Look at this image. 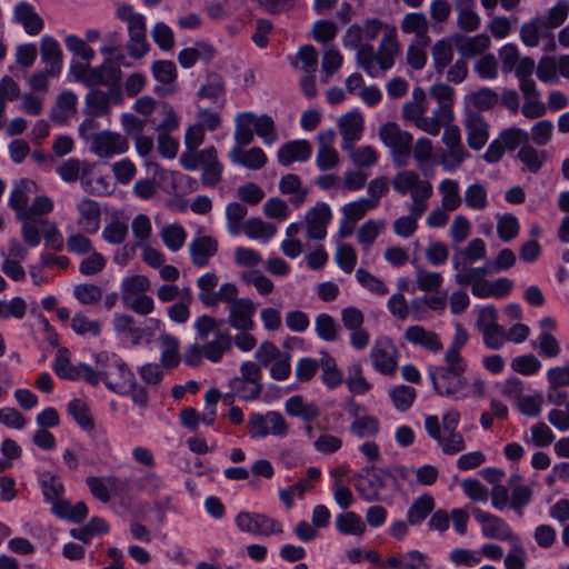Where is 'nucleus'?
Segmentation results:
<instances>
[{
    "mask_svg": "<svg viewBox=\"0 0 569 569\" xmlns=\"http://www.w3.org/2000/svg\"><path fill=\"white\" fill-rule=\"evenodd\" d=\"M73 332L84 337H97L101 332V322L98 319H89L84 313L73 315Z\"/></svg>",
    "mask_w": 569,
    "mask_h": 569,
    "instance_id": "nucleus-56",
    "label": "nucleus"
},
{
    "mask_svg": "<svg viewBox=\"0 0 569 569\" xmlns=\"http://www.w3.org/2000/svg\"><path fill=\"white\" fill-rule=\"evenodd\" d=\"M312 147L308 140L297 139L283 143L277 152L278 162L289 167L293 162H305L310 159Z\"/></svg>",
    "mask_w": 569,
    "mask_h": 569,
    "instance_id": "nucleus-18",
    "label": "nucleus"
},
{
    "mask_svg": "<svg viewBox=\"0 0 569 569\" xmlns=\"http://www.w3.org/2000/svg\"><path fill=\"white\" fill-rule=\"evenodd\" d=\"M217 252L218 241L210 236L196 237L189 243L191 261L198 268L207 267Z\"/></svg>",
    "mask_w": 569,
    "mask_h": 569,
    "instance_id": "nucleus-19",
    "label": "nucleus"
},
{
    "mask_svg": "<svg viewBox=\"0 0 569 569\" xmlns=\"http://www.w3.org/2000/svg\"><path fill=\"white\" fill-rule=\"evenodd\" d=\"M41 60L46 63L51 76L60 72L62 66V52L59 42L50 36H44L40 42Z\"/></svg>",
    "mask_w": 569,
    "mask_h": 569,
    "instance_id": "nucleus-30",
    "label": "nucleus"
},
{
    "mask_svg": "<svg viewBox=\"0 0 569 569\" xmlns=\"http://www.w3.org/2000/svg\"><path fill=\"white\" fill-rule=\"evenodd\" d=\"M286 412L303 422L310 423L320 416V409L315 402H306L300 395L288 398L284 402Z\"/></svg>",
    "mask_w": 569,
    "mask_h": 569,
    "instance_id": "nucleus-29",
    "label": "nucleus"
},
{
    "mask_svg": "<svg viewBox=\"0 0 569 569\" xmlns=\"http://www.w3.org/2000/svg\"><path fill=\"white\" fill-rule=\"evenodd\" d=\"M458 13L457 24L466 31H476L480 26V17L475 12L476 4L453 3Z\"/></svg>",
    "mask_w": 569,
    "mask_h": 569,
    "instance_id": "nucleus-44",
    "label": "nucleus"
},
{
    "mask_svg": "<svg viewBox=\"0 0 569 569\" xmlns=\"http://www.w3.org/2000/svg\"><path fill=\"white\" fill-rule=\"evenodd\" d=\"M149 280L144 276H132L122 279L121 297L123 305L139 315L152 312L154 303L150 296L146 295Z\"/></svg>",
    "mask_w": 569,
    "mask_h": 569,
    "instance_id": "nucleus-8",
    "label": "nucleus"
},
{
    "mask_svg": "<svg viewBox=\"0 0 569 569\" xmlns=\"http://www.w3.org/2000/svg\"><path fill=\"white\" fill-rule=\"evenodd\" d=\"M463 201L470 210H485L488 206L487 189L480 182L469 184L465 191Z\"/></svg>",
    "mask_w": 569,
    "mask_h": 569,
    "instance_id": "nucleus-43",
    "label": "nucleus"
},
{
    "mask_svg": "<svg viewBox=\"0 0 569 569\" xmlns=\"http://www.w3.org/2000/svg\"><path fill=\"white\" fill-rule=\"evenodd\" d=\"M137 111H147L146 121L150 129L159 133L168 134L179 126V117L173 109H136Z\"/></svg>",
    "mask_w": 569,
    "mask_h": 569,
    "instance_id": "nucleus-20",
    "label": "nucleus"
},
{
    "mask_svg": "<svg viewBox=\"0 0 569 569\" xmlns=\"http://www.w3.org/2000/svg\"><path fill=\"white\" fill-rule=\"evenodd\" d=\"M320 365L323 370V383L330 389L338 387L342 382V372L338 369L335 358L326 353Z\"/></svg>",
    "mask_w": 569,
    "mask_h": 569,
    "instance_id": "nucleus-59",
    "label": "nucleus"
},
{
    "mask_svg": "<svg viewBox=\"0 0 569 569\" xmlns=\"http://www.w3.org/2000/svg\"><path fill=\"white\" fill-rule=\"evenodd\" d=\"M362 40L365 38L360 24L353 23L346 30L342 44L347 49H357V63L367 74L377 78L393 67L395 57L400 51L396 28H387L377 51L372 44L361 43Z\"/></svg>",
    "mask_w": 569,
    "mask_h": 569,
    "instance_id": "nucleus-2",
    "label": "nucleus"
},
{
    "mask_svg": "<svg viewBox=\"0 0 569 569\" xmlns=\"http://www.w3.org/2000/svg\"><path fill=\"white\" fill-rule=\"evenodd\" d=\"M109 526L104 519L93 517L87 525L79 529H73V539H78L83 543H88L94 537L107 533Z\"/></svg>",
    "mask_w": 569,
    "mask_h": 569,
    "instance_id": "nucleus-47",
    "label": "nucleus"
},
{
    "mask_svg": "<svg viewBox=\"0 0 569 569\" xmlns=\"http://www.w3.org/2000/svg\"><path fill=\"white\" fill-rule=\"evenodd\" d=\"M518 158L522 163L526 164L530 172L536 173L541 169L543 164L546 152L538 151L527 143L520 148Z\"/></svg>",
    "mask_w": 569,
    "mask_h": 569,
    "instance_id": "nucleus-57",
    "label": "nucleus"
},
{
    "mask_svg": "<svg viewBox=\"0 0 569 569\" xmlns=\"http://www.w3.org/2000/svg\"><path fill=\"white\" fill-rule=\"evenodd\" d=\"M31 186H36L34 181L27 178H21L19 181L14 183L13 188L11 189L8 206L11 209L16 210L18 212V216L23 214V212H26V208L28 204V196L26 191L29 190Z\"/></svg>",
    "mask_w": 569,
    "mask_h": 569,
    "instance_id": "nucleus-39",
    "label": "nucleus"
},
{
    "mask_svg": "<svg viewBox=\"0 0 569 569\" xmlns=\"http://www.w3.org/2000/svg\"><path fill=\"white\" fill-rule=\"evenodd\" d=\"M427 109H402L403 117L407 120H411L416 126L426 131L429 134L437 136L442 128V119L451 118L452 109H435L432 116L428 117L425 114Z\"/></svg>",
    "mask_w": 569,
    "mask_h": 569,
    "instance_id": "nucleus-17",
    "label": "nucleus"
},
{
    "mask_svg": "<svg viewBox=\"0 0 569 569\" xmlns=\"http://www.w3.org/2000/svg\"><path fill=\"white\" fill-rule=\"evenodd\" d=\"M119 67L106 61L98 68L73 66V79L90 88L87 107H109L122 103Z\"/></svg>",
    "mask_w": 569,
    "mask_h": 569,
    "instance_id": "nucleus-3",
    "label": "nucleus"
},
{
    "mask_svg": "<svg viewBox=\"0 0 569 569\" xmlns=\"http://www.w3.org/2000/svg\"><path fill=\"white\" fill-rule=\"evenodd\" d=\"M234 144L228 152V158L232 164L243 167L249 170H260L267 163V154L260 147H252L248 150L243 147L249 146L257 134L266 146H272L278 133L274 120L268 114H256L252 111L240 112L236 116Z\"/></svg>",
    "mask_w": 569,
    "mask_h": 569,
    "instance_id": "nucleus-1",
    "label": "nucleus"
},
{
    "mask_svg": "<svg viewBox=\"0 0 569 569\" xmlns=\"http://www.w3.org/2000/svg\"><path fill=\"white\" fill-rule=\"evenodd\" d=\"M231 392L243 401L257 400L263 389V385H254L240 377L230 380Z\"/></svg>",
    "mask_w": 569,
    "mask_h": 569,
    "instance_id": "nucleus-46",
    "label": "nucleus"
},
{
    "mask_svg": "<svg viewBox=\"0 0 569 569\" xmlns=\"http://www.w3.org/2000/svg\"><path fill=\"white\" fill-rule=\"evenodd\" d=\"M113 392L122 397L129 396L134 405L142 408L148 403V391L144 387L137 385L134 376L127 382L113 386Z\"/></svg>",
    "mask_w": 569,
    "mask_h": 569,
    "instance_id": "nucleus-36",
    "label": "nucleus"
},
{
    "mask_svg": "<svg viewBox=\"0 0 569 569\" xmlns=\"http://www.w3.org/2000/svg\"><path fill=\"white\" fill-rule=\"evenodd\" d=\"M13 20L22 24L24 31L30 36L40 33L44 27L43 19L36 12L33 6L26 1H20L14 6Z\"/></svg>",
    "mask_w": 569,
    "mask_h": 569,
    "instance_id": "nucleus-22",
    "label": "nucleus"
},
{
    "mask_svg": "<svg viewBox=\"0 0 569 569\" xmlns=\"http://www.w3.org/2000/svg\"><path fill=\"white\" fill-rule=\"evenodd\" d=\"M159 329L160 321L153 318H149L141 326H134L131 335L133 343H150Z\"/></svg>",
    "mask_w": 569,
    "mask_h": 569,
    "instance_id": "nucleus-63",
    "label": "nucleus"
},
{
    "mask_svg": "<svg viewBox=\"0 0 569 569\" xmlns=\"http://www.w3.org/2000/svg\"><path fill=\"white\" fill-rule=\"evenodd\" d=\"M363 118L355 109L343 114L339 120V130L343 138L342 149L348 150L349 144L361 138Z\"/></svg>",
    "mask_w": 569,
    "mask_h": 569,
    "instance_id": "nucleus-25",
    "label": "nucleus"
},
{
    "mask_svg": "<svg viewBox=\"0 0 569 569\" xmlns=\"http://www.w3.org/2000/svg\"><path fill=\"white\" fill-rule=\"evenodd\" d=\"M356 279L361 287L366 288L371 293L385 296L389 292L388 287L381 279L365 269L360 268L356 271Z\"/></svg>",
    "mask_w": 569,
    "mask_h": 569,
    "instance_id": "nucleus-61",
    "label": "nucleus"
},
{
    "mask_svg": "<svg viewBox=\"0 0 569 569\" xmlns=\"http://www.w3.org/2000/svg\"><path fill=\"white\" fill-rule=\"evenodd\" d=\"M466 371L428 368V377L437 395L456 401L470 397V383Z\"/></svg>",
    "mask_w": 569,
    "mask_h": 569,
    "instance_id": "nucleus-6",
    "label": "nucleus"
},
{
    "mask_svg": "<svg viewBox=\"0 0 569 569\" xmlns=\"http://www.w3.org/2000/svg\"><path fill=\"white\" fill-rule=\"evenodd\" d=\"M336 528L342 535L361 536L366 530V525L359 515L347 511L336 517Z\"/></svg>",
    "mask_w": 569,
    "mask_h": 569,
    "instance_id": "nucleus-37",
    "label": "nucleus"
},
{
    "mask_svg": "<svg viewBox=\"0 0 569 569\" xmlns=\"http://www.w3.org/2000/svg\"><path fill=\"white\" fill-rule=\"evenodd\" d=\"M39 481L46 502L61 498L64 487L58 476L52 475L50 471H44L40 473Z\"/></svg>",
    "mask_w": 569,
    "mask_h": 569,
    "instance_id": "nucleus-48",
    "label": "nucleus"
},
{
    "mask_svg": "<svg viewBox=\"0 0 569 569\" xmlns=\"http://www.w3.org/2000/svg\"><path fill=\"white\" fill-rule=\"evenodd\" d=\"M382 143L390 149L392 161L397 167L408 166L412 151V136L395 122H387L379 131Z\"/></svg>",
    "mask_w": 569,
    "mask_h": 569,
    "instance_id": "nucleus-7",
    "label": "nucleus"
},
{
    "mask_svg": "<svg viewBox=\"0 0 569 569\" xmlns=\"http://www.w3.org/2000/svg\"><path fill=\"white\" fill-rule=\"evenodd\" d=\"M412 264L416 268V282L419 290L428 292L432 290H438L441 287L443 282L441 273L425 270L420 266L415 264L413 262Z\"/></svg>",
    "mask_w": 569,
    "mask_h": 569,
    "instance_id": "nucleus-55",
    "label": "nucleus"
},
{
    "mask_svg": "<svg viewBox=\"0 0 569 569\" xmlns=\"http://www.w3.org/2000/svg\"><path fill=\"white\" fill-rule=\"evenodd\" d=\"M405 338L413 346H419L428 351L438 352L442 349L439 336L422 326H410L405 332Z\"/></svg>",
    "mask_w": 569,
    "mask_h": 569,
    "instance_id": "nucleus-26",
    "label": "nucleus"
},
{
    "mask_svg": "<svg viewBox=\"0 0 569 569\" xmlns=\"http://www.w3.org/2000/svg\"><path fill=\"white\" fill-rule=\"evenodd\" d=\"M228 309V325L238 331H251L256 323L253 316L256 313V305L250 298H240L233 301Z\"/></svg>",
    "mask_w": 569,
    "mask_h": 569,
    "instance_id": "nucleus-15",
    "label": "nucleus"
},
{
    "mask_svg": "<svg viewBox=\"0 0 569 569\" xmlns=\"http://www.w3.org/2000/svg\"><path fill=\"white\" fill-rule=\"evenodd\" d=\"M73 422L86 435L93 439L98 435V426L96 422V413L92 406L83 399L73 398Z\"/></svg>",
    "mask_w": 569,
    "mask_h": 569,
    "instance_id": "nucleus-23",
    "label": "nucleus"
},
{
    "mask_svg": "<svg viewBox=\"0 0 569 569\" xmlns=\"http://www.w3.org/2000/svg\"><path fill=\"white\" fill-rule=\"evenodd\" d=\"M473 72L482 80H495L499 74V62L493 53H485L473 63Z\"/></svg>",
    "mask_w": 569,
    "mask_h": 569,
    "instance_id": "nucleus-52",
    "label": "nucleus"
},
{
    "mask_svg": "<svg viewBox=\"0 0 569 569\" xmlns=\"http://www.w3.org/2000/svg\"><path fill=\"white\" fill-rule=\"evenodd\" d=\"M389 481L396 491L400 489L398 480L387 470L370 466L362 468L356 475L355 488L360 498L367 502L387 501L391 497L387 492Z\"/></svg>",
    "mask_w": 569,
    "mask_h": 569,
    "instance_id": "nucleus-5",
    "label": "nucleus"
},
{
    "mask_svg": "<svg viewBox=\"0 0 569 569\" xmlns=\"http://www.w3.org/2000/svg\"><path fill=\"white\" fill-rule=\"evenodd\" d=\"M223 321L212 316H199L193 322L194 340L201 343L204 359L219 363L233 346L232 336L221 328Z\"/></svg>",
    "mask_w": 569,
    "mask_h": 569,
    "instance_id": "nucleus-4",
    "label": "nucleus"
},
{
    "mask_svg": "<svg viewBox=\"0 0 569 569\" xmlns=\"http://www.w3.org/2000/svg\"><path fill=\"white\" fill-rule=\"evenodd\" d=\"M129 42L127 44L129 54L133 58L143 57L149 50L146 37V20L128 27Z\"/></svg>",
    "mask_w": 569,
    "mask_h": 569,
    "instance_id": "nucleus-34",
    "label": "nucleus"
},
{
    "mask_svg": "<svg viewBox=\"0 0 569 569\" xmlns=\"http://www.w3.org/2000/svg\"><path fill=\"white\" fill-rule=\"evenodd\" d=\"M79 218L77 224L86 233H96L100 228L101 209L97 201L83 199L77 204Z\"/></svg>",
    "mask_w": 569,
    "mask_h": 569,
    "instance_id": "nucleus-21",
    "label": "nucleus"
},
{
    "mask_svg": "<svg viewBox=\"0 0 569 569\" xmlns=\"http://www.w3.org/2000/svg\"><path fill=\"white\" fill-rule=\"evenodd\" d=\"M315 331L319 339L332 342L338 338L340 326L332 316L319 313L315 319Z\"/></svg>",
    "mask_w": 569,
    "mask_h": 569,
    "instance_id": "nucleus-40",
    "label": "nucleus"
},
{
    "mask_svg": "<svg viewBox=\"0 0 569 569\" xmlns=\"http://www.w3.org/2000/svg\"><path fill=\"white\" fill-rule=\"evenodd\" d=\"M197 94L199 98L207 99L211 103H218L226 94L224 83L218 77L211 78L199 88Z\"/></svg>",
    "mask_w": 569,
    "mask_h": 569,
    "instance_id": "nucleus-60",
    "label": "nucleus"
},
{
    "mask_svg": "<svg viewBox=\"0 0 569 569\" xmlns=\"http://www.w3.org/2000/svg\"><path fill=\"white\" fill-rule=\"evenodd\" d=\"M551 32L548 29L545 17H536L523 23L519 30V37L526 47L535 48L540 39L549 38Z\"/></svg>",
    "mask_w": 569,
    "mask_h": 569,
    "instance_id": "nucleus-28",
    "label": "nucleus"
},
{
    "mask_svg": "<svg viewBox=\"0 0 569 569\" xmlns=\"http://www.w3.org/2000/svg\"><path fill=\"white\" fill-rule=\"evenodd\" d=\"M499 68L503 74L513 73L518 79L530 78L537 71V63L531 57L521 56L516 43L509 42L497 51Z\"/></svg>",
    "mask_w": 569,
    "mask_h": 569,
    "instance_id": "nucleus-9",
    "label": "nucleus"
},
{
    "mask_svg": "<svg viewBox=\"0 0 569 569\" xmlns=\"http://www.w3.org/2000/svg\"><path fill=\"white\" fill-rule=\"evenodd\" d=\"M401 30L405 33H413L419 39V43L428 46L430 38L428 37L429 22L425 13L410 12L407 13L401 21Z\"/></svg>",
    "mask_w": 569,
    "mask_h": 569,
    "instance_id": "nucleus-32",
    "label": "nucleus"
},
{
    "mask_svg": "<svg viewBox=\"0 0 569 569\" xmlns=\"http://www.w3.org/2000/svg\"><path fill=\"white\" fill-rule=\"evenodd\" d=\"M241 280L253 286L262 296L270 295L274 289L273 282L258 269L242 271Z\"/></svg>",
    "mask_w": 569,
    "mask_h": 569,
    "instance_id": "nucleus-54",
    "label": "nucleus"
},
{
    "mask_svg": "<svg viewBox=\"0 0 569 569\" xmlns=\"http://www.w3.org/2000/svg\"><path fill=\"white\" fill-rule=\"evenodd\" d=\"M295 68H299L306 72V74H315L318 67V52L311 44L302 46L295 58L291 60Z\"/></svg>",
    "mask_w": 569,
    "mask_h": 569,
    "instance_id": "nucleus-51",
    "label": "nucleus"
},
{
    "mask_svg": "<svg viewBox=\"0 0 569 569\" xmlns=\"http://www.w3.org/2000/svg\"><path fill=\"white\" fill-rule=\"evenodd\" d=\"M439 192L442 197L441 206L443 209L455 211L461 206L462 199L458 181L443 179L439 184Z\"/></svg>",
    "mask_w": 569,
    "mask_h": 569,
    "instance_id": "nucleus-38",
    "label": "nucleus"
},
{
    "mask_svg": "<svg viewBox=\"0 0 569 569\" xmlns=\"http://www.w3.org/2000/svg\"><path fill=\"white\" fill-rule=\"evenodd\" d=\"M389 397L398 411H407L412 406L417 393L413 387L398 385L390 388Z\"/></svg>",
    "mask_w": 569,
    "mask_h": 569,
    "instance_id": "nucleus-50",
    "label": "nucleus"
},
{
    "mask_svg": "<svg viewBox=\"0 0 569 569\" xmlns=\"http://www.w3.org/2000/svg\"><path fill=\"white\" fill-rule=\"evenodd\" d=\"M343 58L338 49L330 47L322 56L321 71L325 74L322 82H328L329 78L335 74L342 66Z\"/></svg>",
    "mask_w": 569,
    "mask_h": 569,
    "instance_id": "nucleus-58",
    "label": "nucleus"
},
{
    "mask_svg": "<svg viewBox=\"0 0 569 569\" xmlns=\"http://www.w3.org/2000/svg\"><path fill=\"white\" fill-rule=\"evenodd\" d=\"M129 149V142L126 137L111 131H101L97 133L91 142V150L100 158H111L122 154Z\"/></svg>",
    "mask_w": 569,
    "mask_h": 569,
    "instance_id": "nucleus-16",
    "label": "nucleus"
},
{
    "mask_svg": "<svg viewBox=\"0 0 569 569\" xmlns=\"http://www.w3.org/2000/svg\"><path fill=\"white\" fill-rule=\"evenodd\" d=\"M532 499V490L525 485H517L513 487L510 497V508L519 516H523V509Z\"/></svg>",
    "mask_w": 569,
    "mask_h": 569,
    "instance_id": "nucleus-64",
    "label": "nucleus"
},
{
    "mask_svg": "<svg viewBox=\"0 0 569 569\" xmlns=\"http://www.w3.org/2000/svg\"><path fill=\"white\" fill-rule=\"evenodd\" d=\"M470 512L473 519L481 526V533L485 538L509 542L517 540V537H519L502 518L483 511L478 507H471Z\"/></svg>",
    "mask_w": 569,
    "mask_h": 569,
    "instance_id": "nucleus-11",
    "label": "nucleus"
},
{
    "mask_svg": "<svg viewBox=\"0 0 569 569\" xmlns=\"http://www.w3.org/2000/svg\"><path fill=\"white\" fill-rule=\"evenodd\" d=\"M370 361L378 373L385 376L395 373L398 367V350L389 337L376 339L370 350Z\"/></svg>",
    "mask_w": 569,
    "mask_h": 569,
    "instance_id": "nucleus-12",
    "label": "nucleus"
},
{
    "mask_svg": "<svg viewBox=\"0 0 569 569\" xmlns=\"http://www.w3.org/2000/svg\"><path fill=\"white\" fill-rule=\"evenodd\" d=\"M431 58L433 67L438 73H442L445 69L451 63L453 58L452 44L449 40H438L431 47Z\"/></svg>",
    "mask_w": 569,
    "mask_h": 569,
    "instance_id": "nucleus-41",
    "label": "nucleus"
},
{
    "mask_svg": "<svg viewBox=\"0 0 569 569\" xmlns=\"http://www.w3.org/2000/svg\"><path fill=\"white\" fill-rule=\"evenodd\" d=\"M160 236L166 247L170 251L176 252L183 247L187 238V232L182 226L178 223H172L164 226L161 229Z\"/></svg>",
    "mask_w": 569,
    "mask_h": 569,
    "instance_id": "nucleus-49",
    "label": "nucleus"
},
{
    "mask_svg": "<svg viewBox=\"0 0 569 569\" xmlns=\"http://www.w3.org/2000/svg\"><path fill=\"white\" fill-rule=\"evenodd\" d=\"M467 121V142L473 150H480L488 141L489 132L488 126L480 119L477 111L473 109H466Z\"/></svg>",
    "mask_w": 569,
    "mask_h": 569,
    "instance_id": "nucleus-27",
    "label": "nucleus"
},
{
    "mask_svg": "<svg viewBox=\"0 0 569 569\" xmlns=\"http://www.w3.org/2000/svg\"><path fill=\"white\" fill-rule=\"evenodd\" d=\"M435 499L429 493L416 498L407 511V519L410 526H419L432 512Z\"/></svg>",
    "mask_w": 569,
    "mask_h": 569,
    "instance_id": "nucleus-33",
    "label": "nucleus"
},
{
    "mask_svg": "<svg viewBox=\"0 0 569 569\" xmlns=\"http://www.w3.org/2000/svg\"><path fill=\"white\" fill-rule=\"evenodd\" d=\"M541 366L540 360L532 353L518 356L511 361L512 370L527 377L537 373Z\"/></svg>",
    "mask_w": 569,
    "mask_h": 569,
    "instance_id": "nucleus-62",
    "label": "nucleus"
},
{
    "mask_svg": "<svg viewBox=\"0 0 569 569\" xmlns=\"http://www.w3.org/2000/svg\"><path fill=\"white\" fill-rule=\"evenodd\" d=\"M80 180L82 189L92 194L106 196L111 192L110 181L96 170L94 166L73 160V181Z\"/></svg>",
    "mask_w": 569,
    "mask_h": 569,
    "instance_id": "nucleus-13",
    "label": "nucleus"
},
{
    "mask_svg": "<svg viewBox=\"0 0 569 569\" xmlns=\"http://www.w3.org/2000/svg\"><path fill=\"white\" fill-rule=\"evenodd\" d=\"M128 231V220L114 218L104 226L101 237L109 244H120L126 240Z\"/></svg>",
    "mask_w": 569,
    "mask_h": 569,
    "instance_id": "nucleus-42",
    "label": "nucleus"
},
{
    "mask_svg": "<svg viewBox=\"0 0 569 569\" xmlns=\"http://www.w3.org/2000/svg\"><path fill=\"white\" fill-rule=\"evenodd\" d=\"M242 229L249 239L259 240L262 243H268L277 232L274 224L264 222L260 218L248 219Z\"/></svg>",
    "mask_w": 569,
    "mask_h": 569,
    "instance_id": "nucleus-35",
    "label": "nucleus"
},
{
    "mask_svg": "<svg viewBox=\"0 0 569 569\" xmlns=\"http://www.w3.org/2000/svg\"><path fill=\"white\" fill-rule=\"evenodd\" d=\"M96 363L101 370L103 383L112 392L113 386L127 382L134 376L127 362L113 352H99L96 356Z\"/></svg>",
    "mask_w": 569,
    "mask_h": 569,
    "instance_id": "nucleus-10",
    "label": "nucleus"
},
{
    "mask_svg": "<svg viewBox=\"0 0 569 569\" xmlns=\"http://www.w3.org/2000/svg\"><path fill=\"white\" fill-rule=\"evenodd\" d=\"M379 429V420L369 415L357 417L350 425L351 433L360 439L376 437Z\"/></svg>",
    "mask_w": 569,
    "mask_h": 569,
    "instance_id": "nucleus-45",
    "label": "nucleus"
},
{
    "mask_svg": "<svg viewBox=\"0 0 569 569\" xmlns=\"http://www.w3.org/2000/svg\"><path fill=\"white\" fill-rule=\"evenodd\" d=\"M469 264H463V262L460 261L459 257H455L452 259V267L457 272L453 276L455 281L459 286H473V283L478 282L479 280H482V278H486L487 274L490 273L489 270H487L486 262L481 267H468Z\"/></svg>",
    "mask_w": 569,
    "mask_h": 569,
    "instance_id": "nucleus-31",
    "label": "nucleus"
},
{
    "mask_svg": "<svg viewBox=\"0 0 569 569\" xmlns=\"http://www.w3.org/2000/svg\"><path fill=\"white\" fill-rule=\"evenodd\" d=\"M536 74L549 84H557L560 77L569 79V54L543 56L537 63Z\"/></svg>",
    "mask_w": 569,
    "mask_h": 569,
    "instance_id": "nucleus-14",
    "label": "nucleus"
},
{
    "mask_svg": "<svg viewBox=\"0 0 569 569\" xmlns=\"http://www.w3.org/2000/svg\"><path fill=\"white\" fill-rule=\"evenodd\" d=\"M510 549L503 558L506 569H526L527 552L521 545L520 537L517 540L509 541Z\"/></svg>",
    "mask_w": 569,
    "mask_h": 569,
    "instance_id": "nucleus-53",
    "label": "nucleus"
},
{
    "mask_svg": "<svg viewBox=\"0 0 569 569\" xmlns=\"http://www.w3.org/2000/svg\"><path fill=\"white\" fill-rule=\"evenodd\" d=\"M491 47V40L488 34L479 33L472 37H456V48L458 53L463 58H472L482 56Z\"/></svg>",
    "mask_w": 569,
    "mask_h": 569,
    "instance_id": "nucleus-24",
    "label": "nucleus"
}]
</instances>
